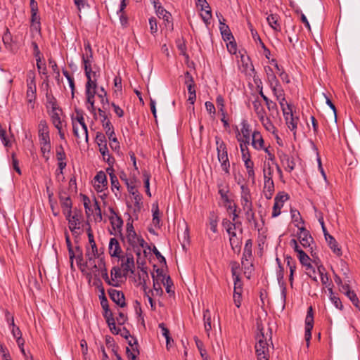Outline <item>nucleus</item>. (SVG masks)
<instances>
[{
	"instance_id": "obj_1",
	"label": "nucleus",
	"mask_w": 360,
	"mask_h": 360,
	"mask_svg": "<svg viewBox=\"0 0 360 360\" xmlns=\"http://www.w3.org/2000/svg\"><path fill=\"white\" fill-rule=\"evenodd\" d=\"M99 116L101 117V123L103 129L105 131L106 136H108L110 143V146L112 150H118L120 149V143L117 139L115 136L114 127L110 122L108 115L104 110L101 108L98 109Z\"/></svg>"
},
{
	"instance_id": "obj_2",
	"label": "nucleus",
	"mask_w": 360,
	"mask_h": 360,
	"mask_svg": "<svg viewBox=\"0 0 360 360\" xmlns=\"http://www.w3.org/2000/svg\"><path fill=\"white\" fill-rule=\"evenodd\" d=\"M257 333L255 335L256 344L255 346L256 354H269V344L264 335L262 323L257 322Z\"/></svg>"
},
{
	"instance_id": "obj_3",
	"label": "nucleus",
	"mask_w": 360,
	"mask_h": 360,
	"mask_svg": "<svg viewBox=\"0 0 360 360\" xmlns=\"http://www.w3.org/2000/svg\"><path fill=\"white\" fill-rule=\"evenodd\" d=\"M75 113H76V117L75 119L73 117L72 118V130H73L74 136L77 139L80 138L79 131H78V127H77V124L75 123V120H77L78 122V123L80 124V126L82 127V129L83 131V134L85 136L86 141H88V129H87V126L84 122V112L82 110L76 108Z\"/></svg>"
},
{
	"instance_id": "obj_4",
	"label": "nucleus",
	"mask_w": 360,
	"mask_h": 360,
	"mask_svg": "<svg viewBox=\"0 0 360 360\" xmlns=\"http://www.w3.org/2000/svg\"><path fill=\"white\" fill-rule=\"evenodd\" d=\"M217 157L221 162V166L226 174H229L230 162L228 158V152L226 145L224 141H221L219 147H217Z\"/></svg>"
},
{
	"instance_id": "obj_5",
	"label": "nucleus",
	"mask_w": 360,
	"mask_h": 360,
	"mask_svg": "<svg viewBox=\"0 0 360 360\" xmlns=\"http://www.w3.org/2000/svg\"><path fill=\"white\" fill-rule=\"evenodd\" d=\"M218 192L224 201V206L226 207L227 211L231 212L233 214L232 220L234 221L238 217V214L236 212L237 206L233 202V201L229 198L227 195V193L229 192V190L228 188L224 189L221 188V186H219Z\"/></svg>"
},
{
	"instance_id": "obj_6",
	"label": "nucleus",
	"mask_w": 360,
	"mask_h": 360,
	"mask_svg": "<svg viewBox=\"0 0 360 360\" xmlns=\"http://www.w3.org/2000/svg\"><path fill=\"white\" fill-rule=\"evenodd\" d=\"M287 109H283V116L285 120V123L290 131H295L297 127L298 117L293 116L292 106L291 104L286 103ZM294 131V135H295Z\"/></svg>"
},
{
	"instance_id": "obj_7",
	"label": "nucleus",
	"mask_w": 360,
	"mask_h": 360,
	"mask_svg": "<svg viewBox=\"0 0 360 360\" xmlns=\"http://www.w3.org/2000/svg\"><path fill=\"white\" fill-rule=\"evenodd\" d=\"M314 327V311L313 308L310 306L307 309V316L305 318V333L304 339L307 346L309 347L311 338V330Z\"/></svg>"
},
{
	"instance_id": "obj_8",
	"label": "nucleus",
	"mask_w": 360,
	"mask_h": 360,
	"mask_svg": "<svg viewBox=\"0 0 360 360\" xmlns=\"http://www.w3.org/2000/svg\"><path fill=\"white\" fill-rule=\"evenodd\" d=\"M84 49L85 54L82 56V62L84 64V72L89 73L90 71V65L91 64V60L93 59V51L90 42L88 40L84 41Z\"/></svg>"
},
{
	"instance_id": "obj_9",
	"label": "nucleus",
	"mask_w": 360,
	"mask_h": 360,
	"mask_svg": "<svg viewBox=\"0 0 360 360\" xmlns=\"http://www.w3.org/2000/svg\"><path fill=\"white\" fill-rule=\"evenodd\" d=\"M126 228H127L126 238L127 239V242L134 249H135L136 247V239L138 238L139 236H137V234L134 230V228L133 226V219H132L131 215H129V218L127 221Z\"/></svg>"
},
{
	"instance_id": "obj_10",
	"label": "nucleus",
	"mask_w": 360,
	"mask_h": 360,
	"mask_svg": "<svg viewBox=\"0 0 360 360\" xmlns=\"http://www.w3.org/2000/svg\"><path fill=\"white\" fill-rule=\"evenodd\" d=\"M288 199V194H285L284 192H279L276 194L274 198L272 217H276L281 214V209L283 206L284 202Z\"/></svg>"
},
{
	"instance_id": "obj_11",
	"label": "nucleus",
	"mask_w": 360,
	"mask_h": 360,
	"mask_svg": "<svg viewBox=\"0 0 360 360\" xmlns=\"http://www.w3.org/2000/svg\"><path fill=\"white\" fill-rule=\"evenodd\" d=\"M3 43L7 50L15 53L18 51V47L16 41H13V36L10 32L8 28H6L2 37Z\"/></svg>"
},
{
	"instance_id": "obj_12",
	"label": "nucleus",
	"mask_w": 360,
	"mask_h": 360,
	"mask_svg": "<svg viewBox=\"0 0 360 360\" xmlns=\"http://www.w3.org/2000/svg\"><path fill=\"white\" fill-rule=\"evenodd\" d=\"M110 298L120 307H124L127 306L125 302V296L122 291L110 288L108 290Z\"/></svg>"
},
{
	"instance_id": "obj_13",
	"label": "nucleus",
	"mask_w": 360,
	"mask_h": 360,
	"mask_svg": "<svg viewBox=\"0 0 360 360\" xmlns=\"http://www.w3.org/2000/svg\"><path fill=\"white\" fill-rule=\"evenodd\" d=\"M300 232L297 233L298 239L304 248L309 247L311 243L314 241L312 236H311L309 231L307 230L304 226L299 227L297 224L295 225Z\"/></svg>"
},
{
	"instance_id": "obj_14",
	"label": "nucleus",
	"mask_w": 360,
	"mask_h": 360,
	"mask_svg": "<svg viewBox=\"0 0 360 360\" xmlns=\"http://www.w3.org/2000/svg\"><path fill=\"white\" fill-rule=\"evenodd\" d=\"M277 155L280 159L281 163L285 166V169L291 172L295 167L294 159L290 158L288 154L284 153L282 150H278Z\"/></svg>"
},
{
	"instance_id": "obj_15",
	"label": "nucleus",
	"mask_w": 360,
	"mask_h": 360,
	"mask_svg": "<svg viewBox=\"0 0 360 360\" xmlns=\"http://www.w3.org/2000/svg\"><path fill=\"white\" fill-rule=\"evenodd\" d=\"M82 217V211L75 209L74 214L72 215L71 219H69V229L72 233L73 236L77 234L76 229H79L80 220Z\"/></svg>"
},
{
	"instance_id": "obj_16",
	"label": "nucleus",
	"mask_w": 360,
	"mask_h": 360,
	"mask_svg": "<svg viewBox=\"0 0 360 360\" xmlns=\"http://www.w3.org/2000/svg\"><path fill=\"white\" fill-rule=\"evenodd\" d=\"M38 136L39 143L51 141L49 136V128L47 122L45 120H41L39 123Z\"/></svg>"
},
{
	"instance_id": "obj_17",
	"label": "nucleus",
	"mask_w": 360,
	"mask_h": 360,
	"mask_svg": "<svg viewBox=\"0 0 360 360\" xmlns=\"http://www.w3.org/2000/svg\"><path fill=\"white\" fill-rule=\"evenodd\" d=\"M243 293V282L241 278H236L234 281L233 289V302L236 307L239 308L241 305Z\"/></svg>"
},
{
	"instance_id": "obj_18",
	"label": "nucleus",
	"mask_w": 360,
	"mask_h": 360,
	"mask_svg": "<svg viewBox=\"0 0 360 360\" xmlns=\"http://www.w3.org/2000/svg\"><path fill=\"white\" fill-rule=\"evenodd\" d=\"M242 195H241V205L244 210H248L251 211L252 209V203L250 200V193L248 188L244 185L241 186Z\"/></svg>"
},
{
	"instance_id": "obj_19",
	"label": "nucleus",
	"mask_w": 360,
	"mask_h": 360,
	"mask_svg": "<svg viewBox=\"0 0 360 360\" xmlns=\"http://www.w3.org/2000/svg\"><path fill=\"white\" fill-rule=\"evenodd\" d=\"M283 277H284V268L283 266H280V267H278V271L277 272V278H278V281L281 284V299H282V304H283L282 309H283L285 308V302H286V295H287L285 283L284 282L281 283L282 280L283 279Z\"/></svg>"
},
{
	"instance_id": "obj_20",
	"label": "nucleus",
	"mask_w": 360,
	"mask_h": 360,
	"mask_svg": "<svg viewBox=\"0 0 360 360\" xmlns=\"http://www.w3.org/2000/svg\"><path fill=\"white\" fill-rule=\"evenodd\" d=\"M108 250L111 257L120 259L123 258V257H121V253L122 252V248L115 238H110Z\"/></svg>"
},
{
	"instance_id": "obj_21",
	"label": "nucleus",
	"mask_w": 360,
	"mask_h": 360,
	"mask_svg": "<svg viewBox=\"0 0 360 360\" xmlns=\"http://www.w3.org/2000/svg\"><path fill=\"white\" fill-rule=\"evenodd\" d=\"M242 129L241 132L243 134V138L245 139V141H243L241 138H238V141H243L245 144H249L250 143V125L248 123L247 120H243L241 122ZM236 131H237V136H240V132L238 131V127H236Z\"/></svg>"
},
{
	"instance_id": "obj_22",
	"label": "nucleus",
	"mask_w": 360,
	"mask_h": 360,
	"mask_svg": "<svg viewBox=\"0 0 360 360\" xmlns=\"http://www.w3.org/2000/svg\"><path fill=\"white\" fill-rule=\"evenodd\" d=\"M216 103L219 108V111L221 113V121L223 122L224 127L226 129L230 127L228 120L226 119V112L224 109V100L223 97L219 95L216 98Z\"/></svg>"
},
{
	"instance_id": "obj_23",
	"label": "nucleus",
	"mask_w": 360,
	"mask_h": 360,
	"mask_svg": "<svg viewBox=\"0 0 360 360\" xmlns=\"http://www.w3.org/2000/svg\"><path fill=\"white\" fill-rule=\"evenodd\" d=\"M74 251L75 254V259H76L77 264L83 272L84 268L87 266V262H84L82 249L79 245H76Z\"/></svg>"
},
{
	"instance_id": "obj_24",
	"label": "nucleus",
	"mask_w": 360,
	"mask_h": 360,
	"mask_svg": "<svg viewBox=\"0 0 360 360\" xmlns=\"http://www.w3.org/2000/svg\"><path fill=\"white\" fill-rule=\"evenodd\" d=\"M285 260L287 263V266L290 269V275H289V282L290 286L292 288L293 286V281H294V273L296 270V262L295 260L290 255H287L285 257Z\"/></svg>"
},
{
	"instance_id": "obj_25",
	"label": "nucleus",
	"mask_w": 360,
	"mask_h": 360,
	"mask_svg": "<svg viewBox=\"0 0 360 360\" xmlns=\"http://www.w3.org/2000/svg\"><path fill=\"white\" fill-rule=\"evenodd\" d=\"M31 18H30V23L31 27L37 31L39 34L41 33V18L39 15V11H30Z\"/></svg>"
},
{
	"instance_id": "obj_26",
	"label": "nucleus",
	"mask_w": 360,
	"mask_h": 360,
	"mask_svg": "<svg viewBox=\"0 0 360 360\" xmlns=\"http://www.w3.org/2000/svg\"><path fill=\"white\" fill-rule=\"evenodd\" d=\"M252 146L256 149V150H261L264 148V139L258 131H255L252 133Z\"/></svg>"
},
{
	"instance_id": "obj_27",
	"label": "nucleus",
	"mask_w": 360,
	"mask_h": 360,
	"mask_svg": "<svg viewBox=\"0 0 360 360\" xmlns=\"http://www.w3.org/2000/svg\"><path fill=\"white\" fill-rule=\"evenodd\" d=\"M99 151L103 156V160L108 165V167H113L115 160L109 154L108 146H103V148H100Z\"/></svg>"
},
{
	"instance_id": "obj_28",
	"label": "nucleus",
	"mask_w": 360,
	"mask_h": 360,
	"mask_svg": "<svg viewBox=\"0 0 360 360\" xmlns=\"http://www.w3.org/2000/svg\"><path fill=\"white\" fill-rule=\"evenodd\" d=\"M106 172L108 173L111 181V189L114 192L115 189L120 191V185L117 176L115 174L113 167H108Z\"/></svg>"
},
{
	"instance_id": "obj_29",
	"label": "nucleus",
	"mask_w": 360,
	"mask_h": 360,
	"mask_svg": "<svg viewBox=\"0 0 360 360\" xmlns=\"http://www.w3.org/2000/svg\"><path fill=\"white\" fill-rule=\"evenodd\" d=\"M91 81L90 78H89V81L86 82V102L89 104L94 103V97L96 94V89H92L91 86Z\"/></svg>"
},
{
	"instance_id": "obj_30",
	"label": "nucleus",
	"mask_w": 360,
	"mask_h": 360,
	"mask_svg": "<svg viewBox=\"0 0 360 360\" xmlns=\"http://www.w3.org/2000/svg\"><path fill=\"white\" fill-rule=\"evenodd\" d=\"M326 240L328 243V246L332 250V251L333 252L334 254H335L337 256L342 255V250L338 247V242L336 241V240L335 239V238L333 236H328V238H327L326 239Z\"/></svg>"
},
{
	"instance_id": "obj_31",
	"label": "nucleus",
	"mask_w": 360,
	"mask_h": 360,
	"mask_svg": "<svg viewBox=\"0 0 360 360\" xmlns=\"http://www.w3.org/2000/svg\"><path fill=\"white\" fill-rule=\"evenodd\" d=\"M279 16L277 14H271L267 18V22L269 26L276 31H281V25L278 22Z\"/></svg>"
},
{
	"instance_id": "obj_32",
	"label": "nucleus",
	"mask_w": 360,
	"mask_h": 360,
	"mask_svg": "<svg viewBox=\"0 0 360 360\" xmlns=\"http://www.w3.org/2000/svg\"><path fill=\"white\" fill-rule=\"evenodd\" d=\"M203 319L205 330L207 336H210V332L212 330V319L210 311L208 309L203 311Z\"/></svg>"
},
{
	"instance_id": "obj_33",
	"label": "nucleus",
	"mask_w": 360,
	"mask_h": 360,
	"mask_svg": "<svg viewBox=\"0 0 360 360\" xmlns=\"http://www.w3.org/2000/svg\"><path fill=\"white\" fill-rule=\"evenodd\" d=\"M65 242H66V245H67V248H68V253H69L70 266L72 269H73V261H74V259L75 257V251H74L75 249H73V248H72L70 236L67 231L65 233Z\"/></svg>"
},
{
	"instance_id": "obj_34",
	"label": "nucleus",
	"mask_w": 360,
	"mask_h": 360,
	"mask_svg": "<svg viewBox=\"0 0 360 360\" xmlns=\"http://www.w3.org/2000/svg\"><path fill=\"white\" fill-rule=\"evenodd\" d=\"M109 220L113 231L122 230L123 220L120 216H111L109 217Z\"/></svg>"
},
{
	"instance_id": "obj_35",
	"label": "nucleus",
	"mask_w": 360,
	"mask_h": 360,
	"mask_svg": "<svg viewBox=\"0 0 360 360\" xmlns=\"http://www.w3.org/2000/svg\"><path fill=\"white\" fill-rule=\"evenodd\" d=\"M46 106L47 108L51 107V110H58L60 113H62V108H60L57 103L56 98L52 95L49 94H46Z\"/></svg>"
},
{
	"instance_id": "obj_36",
	"label": "nucleus",
	"mask_w": 360,
	"mask_h": 360,
	"mask_svg": "<svg viewBox=\"0 0 360 360\" xmlns=\"http://www.w3.org/2000/svg\"><path fill=\"white\" fill-rule=\"evenodd\" d=\"M85 75L87 78V81H89V78H90L91 83V86L92 89H96L97 88V78L99 76V73L96 71H94L92 70L91 64L90 65V71L89 73H86L85 72Z\"/></svg>"
},
{
	"instance_id": "obj_37",
	"label": "nucleus",
	"mask_w": 360,
	"mask_h": 360,
	"mask_svg": "<svg viewBox=\"0 0 360 360\" xmlns=\"http://www.w3.org/2000/svg\"><path fill=\"white\" fill-rule=\"evenodd\" d=\"M244 165L247 169L248 177L252 179V183H255V174L254 171V162L251 160V159H248L245 160Z\"/></svg>"
},
{
	"instance_id": "obj_38",
	"label": "nucleus",
	"mask_w": 360,
	"mask_h": 360,
	"mask_svg": "<svg viewBox=\"0 0 360 360\" xmlns=\"http://www.w3.org/2000/svg\"><path fill=\"white\" fill-rule=\"evenodd\" d=\"M264 179V189L268 192H274V184L272 179V176H268L266 172V168L263 169Z\"/></svg>"
},
{
	"instance_id": "obj_39",
	"label": "nucleus",
	"mask_w": 360,
	"mask_h": 360,
	"mask_svg": "<svg viewBox=\"0 0 360 360\" xmlns=\"http://www.w3.org/2000/svg\"><path fill=\"white\" fill-rule=\"evenodd\" d=\"M219 221L218 216L215 214L214 212H210L209 214V225L210 226V229L213 233L217 232V224Z\"/></svg>"
},
{
	"instance_id": "obj_40",
	"label": "nucleus",
	"mask_w": 360,
	"mask_h": 360,
	"mask_svg": "<svg viewBox=\"0 0 360 360\" xmlns=\"http://www.w3.org/2000/svg\"><path fill=\"white\" fill-rule=\"evenodd\" d=\"M265 71L266 72L267 79L270 84L271 87H273L274 84H279V81L278 80L271 67L266 66L265 68Z\"/></svg>"
},
{
	"instance_id": "obj_41",
	"label": "nucleus",
	"mask_w": 360,
	"mask_h": 360,
	"mask_svg": "<svg viewBox=\"0 0 360 360\" xmlns=\"http://www.w3.org/2000/svg\"><path fill=\"white\" fill-rule=\"evenodd\" d=\"M31 46L33 49V55L36 58L37 69H38V70H40L41 57H42L41 51L39 49L37 43L35 41H32Z\"/></svg>"
},
{
	"instance_id": "obj_42",
	"label": "nucleus",
	"mask_w": 360,
	"mask_h": 360,
	"mask_svg": "<svg viewBox=\"0 0 360 360\" xmlns=\"http://www.w3.org/2000/svg\"><path fill=\"white\" fill-rule=\"evenodd\" d=\"M221 25H222L220 27V31H221V34L222 35L223 39L225 41H230L231 39L234 40V37H233L232 33L231 32V31L229 28V26L224 23H223Z\"/></svg>"
},
{
	"instance_id": "obj_43",
	"label": "nucleus",
	"mask_w": 360,
	"mask_h": 360,
	"mask_svg": "<svg viewBox=\"0 0 360 360\" xmlns=\"http://www.w3.org/2000/svg\"><path fill=\"white\" fill-rule=\"evenodd\" d=\"M195 342L196 347L200 354L201 357L202 358V360H210V358L207 354V351L205 349H204V344L203 342L199 340L197 337H195Z\"/></svg>"
},
{
	"instance_id": "obj_44",
	"label": "nucleus",
	"mask_w": 360,
	"mask_h": 360,
	"mask_svg": "<svg viewBox=\"0 0 360 360\" xmlns=\"http://www.w3.org/2000/svg\"><path fill=\"white\" fill-rule=\"evenodd\" d=\"M136 251V254L137 256L136 263L138 264V267L141 269V271L143 272V274L145 276L146 278H148V274L147 272V268L144 267V265L146 264L145 260L141 261V250L138 248Z\"/></svg>"
},
{
	"instance_id": "obj_45",
	"label": "nucleus",
	"mask_w": 360,
	"mask_h": 360,
	"mask_svg": "<svg viewBox=\"0 0 360 360\" xmlns=\"http://www.w3.org/2000/svg\"><path fill=\"white\" fill-rule=\"evenodd\" d=\"M202 11H204V13L200 14L201 18H202L203 22L207 25H208L210 24V20L212 18V11H211V8L208 4H207L204 6V9Z\"/></svg>"
},
{
	"instance_id": "obj_46",
	"label": "nucleus",
	"mask_w": 360,
	"mask_h": 360,
	"mask_svg": "<svg viewBox=\"0 0 360 360\" xmlns=\"http://www.w3.org/2000/svg\"><path fill=\"white\" fill-rule=\"evenodd\" d=\"M123 266L124 271L128 272L130 271L131 273H134L132 268L134 267V260L131 254L127 255V259L124 263Z\"/></svg>"
},
{
	"instance_id": "obj_47",
	"label": "nucleus",
	"mask_w": 360,
	"mask_h": 360,
	"mask_svg": "<svg viewBox=\"0 0 360 360\" xmlns=\"http://www.w3.org/2000/svg\"><path fill=\"white\" fill-rule=\"evenodd\" d=\"M94 180L97 181L98 184H102V186L105 187V189H107L108 180L106 174L104 172H98L97 174L95 176Z\"/></svg>"
},
{
	"instance_id": "obj_48",
	"label": "nucleus",
	"mask_w": 360,
	"mask_h": 360,
	"mask_svg": "<svg viewBox=\"0 0 360 360\" xmlns=\"http://www.w3.org/2000/svg\"><path fill=\"white\" fill-rule=\"evenodd\" d=\"M150 174L146 170L143 171V183H144V187L146 188V194L150 197L151 193L150 191Z\"/></svg>"
},
{
	"instance_id": "obj_49",
	"label": "nucleus",
	"mask_w": 360,
	"mask_h": 360,
	"mask_svg": "<svg viewBox=\"0 0 360 360\" xmlns=\"http://www.w3.org/2000/svg\"><path fill=\"white\" fill-rule=\"evenodd\" d=\"M328 291L330 292V299L333 304L335 306L336 308L339 309L340 310H342L343 305L340 299L334 295L332 288H329Z\"/></svg>"
},
{
	"instance_id": "obj_50",
	"label": "nucleus",
	"mask_w": 360,
	"mask_h": 360,
	"mask_svg": "<svg viewBox=\"0 0 360 360\" xmlns=\"http://www.w3.org/2000/svg\"><path fill=\"white\" fill-rule=\"evenodd\" d=\"M259 94L262 98V99L265 101L266 105L269 110L277 109L276 103L269 99V98L264 94L262 87L260 88Z\"/></svg>"
},
{
	"instance_id": "obj_51",
	"label": "nucleus",
	"mask_w": 360,
	"mask_h": 360,
	"mask_svg": "<svg viewBox=\"0 0 360 360\" xmlns=\"http://www.w3.org/2000/svg\"><path fill=\"white\" fill-rule=\"evenodd\" d=\"M97 96L101 99V103L103 105V110H106L105 105H109V100L107 98V92L103 87H101V93L97 94Z\"/></svg>"
},
{
	"instance_id": "obj_52",
	"label": "nucleus",
	"mask_w": 360,
	"mask_h": 360,
	"mask_svg": "<svg viewBox=\"0 0 360 360\" xmlns=\"http://www.w3.org/2000/svg\"><path fill=\"white\" fill-rule=\"evenodd\" d=\"M60 111L58 110H51V119L54 127L62 124V121L60 117Z\"/></svg>"
},
{
	"instance_id": "obj_53",
	"label": "nucleus",
	"mask_w": 360,
	"mask_h": 360,
	"mask_svg": "<svg viewBox=\"0 0 360 360\" xmlns=\"http://www.w3.org/2000/svg\"><path fill=\"white\" fill-rule=\"evenodd\" d=\"M95 141L98 144L99 149L103 148V146H107V139L105 135L101 131L96 133Z\"/></svg>"
},
{
	"instance_id": "obj_54",
	"label": "nucleus",
	"mask_w": 360,
	"mask_h": 360,
	"mask_svg": "<svg viewBox=\"0 0 360 360\" xmlns=\"http://www.w3.org/2000/svg\"><path fill=\"white\" fill-rule=\"evenodd\" d=\"M297 257L301 264L304 266L309 264L311 260L310 257L302 250L298 251Z\"/></svg>"
},
{
	"instance_id": "obj_55",
	"label": "nucleus",
	"mask_w": 360,
	"mask_h": 360,
	"mask_svg": "<svg viewBox=\"0 0 360 360\" xmlns=\"http://www.w3.org/2000/svg\"><path fill=\"white\" fill-rule=\"evenodd\" d=\"M40 145H41V151L43 154V157L45 158L46 160H48L49 159V157L46 156L45 155V153H49L51 151V141L41 142V143H40Z\"/></svg>"
},
{
	"instance_id": "obj_56",
	"label": "nucleus",
	"mask_w": 360,
	"mask_h": 360,
	"mask_svg": "<svg viewBox=\"0 0 360 360\" xmlns=\"http://www.w3.org/2000/svg\"><path fill=\"white\" fill-rule=\"evenodd\" d=\"M0 139L5 147H11V143L6 136V131L3 129L1 124H0Z\"/></svg>"
},
{
	"instance_id": "obj_57",
	"label": "nucleus",
	"mask_w": 360,
	"mask_h": 360,
	"mask_svg": "<svg viewBox=\"0 0 360 360\" xmlns=\"http://www.w3.org/2000/svg\"><path fill=\"white\" fill-rule=\"evenodd\" d=\"M229 240L232 250L234 252H240L241 248L240 240L238 238H230Z\"/></svg>"
},
{
	"instance_id": "obj_58",
	"label": "nucleus",
	"mask_w": 360,
	"mask_h": 360,
	"mask_svg": "<svg viewBox=\"0 0 360 360\" xmlns=\"http://www.w3.org/2000/svg\"><path fill=\"white\" fill-rule=\"evenodd\" d=\"M248 144L242 143L240 144V151H241V154H242V159L243 161H245V160L251 159V155H250V151L248 150Z\"/></svg>"
},
{
	"instance_id": "obj_59",
	"label": "nucleus",
	"mask_w": 360,
	"mask_h": 360,
	"mask_svg": "<svg viewBox=\"0 0 360 360\" xmlns=\"http://www.w3.org/2000/svg\"><path fill=\"white\" fill-rule=\"evenodd\" d=\"M101 276L103 278V280L110 285H112L114 287H118L119 286V284L117 283H112V281L109 279V277H108V271H107V269L106 267H104L103 268L102 266H101Z\"/></svg>"
},
{
	"instance_id": "obj_60",
	"label": "nucleus",
	"mask_w": 360,
	"mask_h": 360,
	"mask_svg": "<svg viewBox=\"0 0 360 360\" xmlns=\"http://www.w3.org/2000/svg\"><path fill=\"white\" fill-rule=\"evenodd\" d=\"M307 274L314 281L317 282V278L316 276V269L309 262L306 266Z\"/></svg>"
},
{
	"instance_id": "obj_61",
	"label": "nucleus",
	"mask_w": 360,
	"mask_h": 360,
	"mask_svg": "<svg viewBox=\"0 0 360 360\" xmlns=\"http://www.w3.org/2000/svg\"><path fill=\"white\" fill-rule=\"evenodd\" d=\"M290 214L292 221L293 222H301L302 224L304 223V221L302 219L300 212L297 210L290 209Z\"/></svg>"
},
{
	"instance_id": "obj_62",
	"label": "nucleus",
	"mask_w": 360,
	"mask_h": 360,
	"mask_svg": "<svg viewBox=\"0 0 360 360\" xmlns=\"http://www.w3.org/2000/svg\"><path fill=\"white\" fill-rule=\"evenodd\" d=\"M188 92V101L190 104L193 105L195 99H196V92L195 89V86H188L187 87Z\"/></svg>"
},
{
	"instance_id": "obj_63",
	"label": "nucleus",
	"mask_w": 360,
	"mask_h": 360,
	"mask_svg": "<svg viewBox=\"0 0 360 360\" xmlns=\"http://www.w3.org/2000/svg\"><path fill=\"white\" fill-rule=\"evenodd\" d=\"M27 88H36L35 77L33 72H29L27 75Z\"/></svg>"
},
{
	"instance_id": "obj_64",
	"label": "nucleus",
	"mask_w": 360,
	"mask_h": 360,
	"mask_svg": "<svg viewBox=\"0 0 360 360\" xmlns=\"http://www.w3.org/2000/svg\"><path fill=\"white\" fill-rule=\"evenodd\" d=\"M56 158L58 161L65 160L66 159V154L62 145H59L56 148Z\"/></svg>"
}]
</instances>
